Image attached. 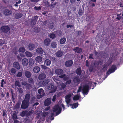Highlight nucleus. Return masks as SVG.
I'll list each match as a JSON object with an SVG mask.
<instances>
[{"mask_svg": "<svg viewBox=\"0 0 123 123\" xmlns=\"http://www.w3.org/2000/svg\"><path fill=\"white\" fill-rule=\"evenodd\" d=\"M57 45V44L55 42H52L51 44V46L53 48H56Z\"/></svg>", "mask_w": 123, "mask_h": 123, "instance_id": "35", "label": "nucleus"}, {"mask_svg": "<svg viewBox=\"0 0 123 123\" xmlns=\"http://www.w3.org/2000/svg\"><path fill=\"white\" fill-rule=\"evenodd\" d=\"M71 82V79H69V80L66 81L65 83V84L66 85L69 84Z\"/></svg>", "mask_w": 123, "mask_h": 123, "instance_id": "54", "label": "nucleus"}, {"mask_svg": "<svg viewBox=\"0 0 123 123\" xmlns=\"http://www.w3.org/2000/svg\"><path fill=\"white\" fill-rule=\"evenodd\" d=\"M37 22V20H36L35 19H31V25L33 26L36 24Z\"/></svg>", "mask_w": 123, "mask_h": 123, "instance_id": "38", "label": "nucleus"}, {"mask_svg": "<svg viewBox=\"0 0 123 123\" xmlns=\"http://www.w3.org/2000/svg\"><path fill=\"white\" fill-rule=\"evenodd\" d=\"M69 77L68 76H65L64 78V79H63V80L65 81H67V80H69Z\"/></svg>", "mask_w": 123, "mask_h": 123, "instance_id": "64", "label": "nucleus"}, {"mask_svg": "<svg viewBox=\"0 0 123 123\" xmlns=\"http://www.w3.org/2000/svg\"><path fill=\"white\" fill-rule=\"evenodd\" d=\"M28 82L31 84H33L34 83V81L32 78H30L28 79Z\"/></svg>", "mask_w": 123, "mask_h": 123, "instance_id": "52", "label": "nucleus"}, {"mask_svg": "<svg viewBox=\"0 0 123 123\" xmlns=\"http://www.w3.org/2000/svg\"><path fill=\"white\" fill-rule=\"evenodd\" d=\"M48 88L50 90L49 92L50 93H53L55 92L56 90V86L52 83H50L48 86Z\"/></svg>", "mask_w": 123, "mask_h": 123, "instance_id": "3", "label": "nucleus"}, {"mask_svg": "<svg viewBox=\"0 0 123 123\" xmlns=\"http://www.w3.org/2000/svg\"><path fill=\"white\" fill-rule=\"evenodd\" d=\"M34 64V62L32 59H31L29 61V66H32Z\"/></svg>", "mask_w": 123, "mask_h": 123, "instance_id": "44", "label": "nucleus"}, {"mask_svg": "<svg viewBox=\"0 0 123 123\" xmlns=\"http://www.w3.org/2000/svg\"><path fill=\"white\" fill-rule=\"evenodd\" d=\"M51 63V61L50 60L46 59L45 60L44 62V64L47 66H48L50 65Z\"/></svg>", "mask_w": 123, "mask_h": 123, "instance_id": "26", "label": "nucleus"}, {"mask_svg": "<svg viewBox=\"0 0 123 123\" xmlns=\"http://www.w3.org/2000/svg\"><path fill=\"white\" fill-rule=\"evenodd\" d=\"M20 102L19 101H18L17 103L15 106V109L16 110H18L20 108Z\"/></svg>", "mask_w": 123, "mask_h": 123, "instance_id": "31", "label": "nucleus"}, {"mask_svg": "<svg viewBox=\"0 0 123 123\" xmlns=\"http://www.w3.org/2000/svg\"><path fill=\"white\" fill-rule=\"evenodd\" d=\"M49 37L50 38L53 39L56 37L55 34L53 33H51L50 34Z\"/></svg>", "mask_w": 123, "mask_h": 123, "instance_id": "43", "label": "nucleus"}, {"mask_svg": "<svg viewBox=\"0 0 123 123\" xmlns=\"http://www.w3.org/2000/svg\"><path fill=\"white\" fill-rule=\"evenodd\" d=\"M26 112L27 113L26 116L27 117L29 116L32 114V112L31 111H30L28 112L27 111H26Z\"/></svg>", "mask_w": 123, "mask_h": 123, "instance_id": "47", "label": "nucleus"}, {"mask_svg": "<svg viewBox=\"0 0 123 123\" xmlns=\"http://www.w3.org/2000/svg\"><path fill=\"white\" fill-rule=\"evenodd\" d=\"M73 51L77 53H79L82 52V49L81 48L76 47L73 49Z\"/></svg>", "mask_w": 123, "mask_h": 123, "instance_id": "16", "label": "nucleus"}, {"mask_svg": "<svg viewBox=\"0 0 123 123\" xmlns=\"http://www.w3.org/2000/svg\"><path fill=\"white\" fill-rule=\"evenodd\" d=\"M55 74L58 75H61L63 74V71L62 69H57L55 71Z\"/></svg>", "mask_w": 123, "mask_h": 123, "instance_id": "12", "label": "nucleus"}, {"mask_svg": "<svg viewBox=\"0 0 123 123\" xmlns=\"http://www.w3.org/2000/svg\"><path fill=\"white\" fill-rule=\"evenodd\" d=\"M80 98V97L78 95H75L73 98V100H78Z\"/></svg>", "mask_w": 123, "mask_h": 123, "instance_id": "46", "label": "nucleus"}, {"mask_svg": "<svg viewBox=\"0 0 123 123\" xmlns=\"http://www.w3.org/2000/svg\"><path fill=\"white\" fill-rule=\"evenodd\" d=\"M34 9L36 10H40L41 9V8L40 6L37 7L36 6L34 7Z\"/></svg>", "mask_w": 123, "mask_h": 123, "instance_id": "62", "label": "nucleus"}, {"mask_svg": "<svg viewBox=\"0 0 123 123\" xmlns=\"http://www.w3.org/2000/svg\"><path fill=\"white\" fill-rule=\"evenodd\" d=\"M18 90L20 94H22L23 92V89L20 88H18Z\"/></svg>", "mask_w": 123, "mask_h": 123, "instance_id": "53", "label": "nucleus"}, {"mask_svg": "<svg viewBox=\"0 0 123 123\" xmlns=\"http://www.w3.org/2000/svg\"><path fill=\"white\" fill-rule=\"evenodd\" d=\"M40 68L38 66H36L33 69V71L34 73H38L40 71Z\"/></svg>", "mask_w": 123, "mask_h": 123, "instance_id": "21", "label": "nucleus"}, {"mask_svg": "<svg viewBox=\"0 0 123 123\" xmlns=\"http://www.w3.org/2000/svg\"><path fill=\"white\" fill-rule=\"evenodd\" d=\"M35 60L37 63H39L42 61V58L40 56H38L35 58Z\"/></svg>", "mask_w": 123, "mask_h": 123, "instance_id": "18", "label": "nucleus"}, {"mask_svg": "<svg viewBox=\"0 0 123 123\" xmlns=\"http://www.w3.org/2000/svg\"><path fill=\"white\" fill-rule=\"evenodd\" d=\"M71 96L70 94H68L65 96V101L67 104H69L71 101V99L70 98Z\"/></svg>", "mask_w": 123, "mask_h": 123, "instance_id": "9", "label": "nucleus"}, {"mask_svg": "<svg viewBox=\"0 0 123 123\" xmlns=\"http://www.w3.org/2000/svg\"><path fill=\"white\" fill-rule=\"evenodd\" d=\"M28 48L30 50H33L35 48V45L33 44H30L28 45Z\"/></svg>", "mask_w": 123, "mask_h": 123, "instance_id": "25", "label": "nucleus"}, {"mask_svg": "<svg viewBox=\"0 0 123 123\" xmlns=\"http://www.w3.org/2000/svg\"><path fill=\"white\" fill-rule=\"evenodd\" d=\"M25 74L26 77L28 78H30L31 76V72L28 71H26L25 72Z\"/></svg>", "mask_w": 123, "mask_h": 123, "instance_id": "17", "label": "nucleus"}, {"mask_svg": "<svg viewBox=\"0 0 123 123\" xmlns=\"http://www.w3.org/2000/svg\"><path fill=\"white\" fill-rule=\"evenodd\" d=\"M48 112H44L43 113L42 116L43 117H45L46 116H47L48 115Z\"/></svg>", "mask_w": 123, "mask_h": 123, "instance_id": "60", "label": "nucleus"}, {"mask_svg": "<svg viewBox=\"0 0 123 123\" xmlns=\"http://www.w3.org/2000/svg\"><path fill=\"white\" fill-rule=\"evenodd\" d=\"M83 11L81 9H79L78 13L80 16H82L83 14Z\"/></svg>", "mask_w": 123, "mask_h": 123, "instance_id": "48", "label": "nucleus"}, {"mask_svg": "<svg viewBox=\"0 0 123 123\" xmlns=\"http://www.w3.org/2000/svg\"><path fill=\"white\" fill-rule=\"evenodd\" d=\"M25 51V48L23 47H21L18 49V51L19 52L24 53Z\"/></svg>", "mask_w": 123, "mask_h": 123, "instance_id": "37", "label": "nucleus"}, {"mask_svg": "<svg viewBox=\"0 0 123 123\" xmlns=\"http://www.w3.org/2000/svg\"><path fill=\"white\" fill-rule=\"evenodd\" d=\"M109 66V64H105L103 65V69H105L106 70L107 69V67Z\"/></svg>", "mask_w": 123, "mask_h": 123, "instance_id": "58", "label": "nucleus"}, {"mask_svg": "<svg viewBox=\"0 0 123 123\" xmlns=\"http://www.w3.org/2000/svg\"><path fill=\"white\" fill-rule=\"evenodd\" d=\"M49 82V80L45 79L42 82V85L44 86L47 85Z\"/></svg>", "mask_w": 123, "mask_h": 123, "instance_id": "29", "label": "nucleus"}, {"mask_svg": "<svg viewBox=\"0 0 123 123\" xmlns=\"http://www.w3.org/2000/svg\"><path fill=\"white\" fill-rule=\"evenodd\" d=\"M26 111H23L20 114V116L22 117L26 116Z\"/></svg>", "mask_w": 123, "mask_h": 123, "instance_id": "40", "label": "nucleus"}, {"mask_svg": "<svg viewBox=\"0 0 123 123\" xmlns=\"http://www.w3.org/2000/svg\"><path fill=\"white\" fill-rule=\"evenodd\" d=\"M53 111L54 112L58 110V111L56 112L55 116H56L60 114L61 112L62 109L61 107L60 106L58 105H55L53 108Z\"/></svg>", "mask_w": 123, "mask_h": 123, "instance_id": "1", "label": "nucleus"}, {"mask_svg": "<svg viewBox=\"0 0 123 123\" xmlns=\"http://www.w3.org/2000/svg\"><path fill=\"white\" fill-rule=\"evenodd\" d=\"M22 75V72H18L17 75V76L19 77H20Z\"/></svg>", "mask_w": 123, "mask_h": 123, "instance_id": "57", "label": "nucleus"}, {"mask_svg": "<svg viewBox=\"0 0 123 123\" xmlns=\"http://www.w3.org/2000/svg\"><path fill=\"white\" fill-rule=\"evenodd\" d=\"M9 74L12 75H13L15 74L16 72V70L14 68H12L9 71Z\"/></svg>", "mask_w": 123, "mask_h": 123, "instance_id": "23", "label": "nucleus"}, {"mask_svg": "<svg viewBox=\"0 0 123 123\" xmlns=\"http://www.w3.org/2000/svg\"><path fill=\"white\" fill-rule=\"evenodd\" d=\"M29 102L23 100L22 101L21 108L22 109H25L29 106Z\"/></svg>", "mask_w": 123, "mask_h": 123, "instance_id": "4", "label": "nucleus"}, {"mask_svg": "<svg viewBox=\"0 0 123 123\" xmlns=\"http://www.w3.org/2000/svg\"><path fill=\"white\" fill-rule=\"evenodd\" d=\"M25 54L27 56L29 57H31L32 56V54L31 53L27 51L25 52Z\"/></svg>", "mask_w": 123, "mask_h": 123, "instance_id": "39", "label": "nucleus"}, {"mask_svg": "<svg viewBox=\"0 0 123 123\" xmlns=\"http://www.w3.org/2000/svg\"><path fill=\"white\" fill-rule=\"evenodd\" d=\"M51 103V101L50 98H48L45 101L44 105L45 106H48Z\"/></svg>", "mask_w": 123, "mask_h": 123, "instance_id": "13", "label": "nucleus"}, {"mask_svg": "<svg viewBox=\"0 0 123 123\" xmlns=\"http://www.w3.org/2000/svg\"><path fill=\"white\" fill-rule=\"evenodd\" d=\"M96 82H93L91 83L90 85V87L92 89H93L94 87L96 86Z\"/></svg>", "mask_w": 123, "mask_h": 123, "instance_id": "45", "label": "nucleus"}, {"mask_svg": "<svg viewBox=\"0 0 123 123\" xmlns=\"http://www.w3.org/2000/svg\"><path fill=\"white\" fill-rule=\"evenodd\" d=\"M66 41V38L65 37H63L61 38L60 40V43L61 44H64Z\"/></svg>", "mask_w": 123, "mask_h": 123, "instance_id": "36", "label": "nucleus"}, {"mask_svg": "<svg viewBox=\"0 0 123 123\" xmlns=\"http://www.w3.org/2000/svg\"><path fill=\"white\" fill-rule=\"evenodd\" d=\"M21 84L23 86V88L26 90H30L32 87L31 85L27 83L26 81H23Z\"/></svg>", "mask_w": 123, "mask_h": 123, "instance_id": "2", "label": "nucleus"}, {"mask_svg": "<svg viewBox=\"0 0 123 123\" xmlns=\"http://www.w3.org/2000/svg\"><path fill=\"white\" fill-rule=\"evenodd\" d=\"M89 90V86L87 85H85L83 86L82 91L83 94L87 95L88 93Z\"/></svg>", "mask_w": 123, "mask_h": 123, "instance_id": "5", "label": "nucleus"}, {"mask_svg": "<svg viewBox=\"0 0 123 123\" xmlns=\"http://www.w3.org/2000/svg\"><path fill=\"white\" fill-rule=\"evenodd\" d=\"M78 103H73V104H70V105L72 106V108L74 109V108H76L78 107Z\"/></svg>", "mask_w": 123, "mask_h": 123, "instance_id": "33", "label": "nucleus"}, {"mask_svg": "<svg viewBox=\"0 0 123 123\" xmlns=\"http://www.w3.org/2000/svg\"><path fill=\"white\" fill-rule=\"evenodd\" d=\"M44 92V90L42 88L39 89L38 90V92L40 95H42Z\"/></svg>", "mask_w": 123, "mask_h": 123, "instance_id": "42", "label": "nucleus"}, {"mask_svg": "<svg viewBox=\"0 0 123 123\" xmlns=\"http://www.w3.org/2000/svg\"><path fill=\"white\" fill-rule=\"evenodd\" d=\"M117 68L115 65H112L111 66L110 68H109V71H110V73L114 72L117 69Z\"/></svg>", "mask_w": 123, "mask_h": 123, "instance_id": "11", "label": "nucleus"}, {"mask_svg": "<svg viewBox=\"0 0 123 123\" xmlns=\"http://www.w3.org/2000/svg\"><path fill=\"white\" fill-rule=\"evenodd\" d=\"M4 83L5 84H6V81H4V79H3L1 80V86L2 87H4Z\"/></svg>", "mask_w": 123, "mask_h": 123, "instance_id": "49", "label": "nucleus"}, {"mask_svg": "<svg viewBox=\"0 0 123 123\" xmlns=\"http://www.w3.org/2000/svg\"><path fill=\"white\" fill-rule=\"evenodd\" d=\"M23 16L22 14L21 13H17L15 15V18L16 19L21 18Z\"/></svg>", "mask_w": 123, "mask_h": 123, "instance_id": "27", "label": "nucleus"}, {"mask_svg": "<svg viewBox=\"0 0 123 123\" xmlns=\"http://www.w3.org/2000/svg\"><path fill=\"white\" fill-rule=\"evenodd\" d=\"M13 67L17 69L18 70L20 68V67L19 64L17 62H15L13 63Z\"/></svg>", "mask_w": 123, "mask_h": 123, "instance_id": "19", "label": "nucleus"}, {"mask_svg": "<svg viewBox=\"0 0 123 123\" xmlns=\"http://www.w3.org/2000/svg\"><path fill=\"white\" fill-rule=\"evenodd\" d=\"M50 59L53 62H55L56 60V58L55 57H50Z\"/></svg>", "mask_w": 123, "mask_h": 123, "instance_id": "56", "label": "nucleus"}, {"mask_svg": "<svg viewBox=\"0 0 123 123\" xmlns=\"http://www.w3.org/2000/svg\"><path fill=\"white\" fill-rule=\"evenodd\" d=\"M30 97V95L29 93L25 95V99L24 100L29 102Z\"/></svg>", "mask_w": 123, "mask_h": 123, "instance_id": "28", "label": "nucleus"}, {"mask_svg": "<svg viewBox=\"0 0 123 123\" xmlns=\"http://www.w3.org/2000/svg\"><path fill=\"white\" fill-rule=\"evenodd\" d=\"M73 63V61L72 60L67 61L65 63V66L66 67H70L72 65Z\"/></svg>", "mask_w": 123, "mask_h": 123, "instance_id": "7", "label": "nucleus"}, {"mask_svg": "<svg viewBox=\"0 0 123 123\" xmlns=\"http://www.w3.org/2000/svg\"><path fill=\"white\" fill-rule=\"evenodd\" d=\"M0 29L3 33H5L8 32L10 31V28L8 26H2Z\"/></svg>", "mask_w": 123, "mask_h": 123, "instance_id": "6", "label": "nucleus"}, {"mask_svg": "<svg viewBox=\"0 0 123 123\" xmlns=\"http://www.w3.org/2000/svg\"><path fill=\"white\" fill-rule=\"evenodd\" d=\"M49 27L50 29L53 28L54 26V24L53 22H51L49 23Z\"/></svg>", "mask_w": 123, "mask_h": 123, "instance_id": "34", "label": "nucleus"}, {"mask_svg": "<svg viewBox=\"0 0 123 123\" xmlns=\"http://www.w3.org/2000/svg\"><path fill=\"white\" fill-rule=\"evenodd\" d=\"M9 93L8 92H7L6 93V95L5 97V99H8L9 97Z\"/></svg>", "mask_w": 123, "mask_h": 123, "instance_id": "63", "label": "nucleus"}, {"mask_svg": "<svg viewBox=\"0 0 123 123\" xmlns=\"http://www.w3.org/2000/svg\"><path fill=\"white\" fill-rule=\"evenodd\" d=\"M2 116L3 117H4L5 118L6 117H7V111L6 110H3L2 111Z\"/></svg>", "mask_w": 123, "mask_h": 123, "instance_id": "41", "label": "nucleus"}, {"mask_svg": "<svg viewBox=\"0 0 123 123\" xmlns=\"http://www.w3.org/2000/svg\"><path fill=\"white\" fill-rule=\"evenodd\" d=\"M121 15V13L120 14H117V17L116 19L118 20H120L122 18V16H120Z\"/></svg>", "mask_w": 123, "mask_h": 123, "instance_id": "55", "label": "nucleus"}, {"mask_svg": "<svg viewBox=\"0 0 123 123\" xmlns=\"http://www.w3.org/2000/svg\"><path fill=\"white\" fill-rule=\"evenodd\" d=\"M12 118L13 120H16L17 118V116L15 113H14L12 116Z\"/></svg>", "mask_w": 123, "mask_h": 123, "instance_id": "51", "label": "nucleus"}, {"mask_svg": "<svg viewBox=\"0 0 123 123\" xmlns=\"http://www.w3.org/2000/svg\"><path fill=\"white\" fill-rule=\"evenodd\" d=\"M36 52L37 53L41 55H42V54L44 55L45 53L42 48H37V49Z\"/></svg>", "mask_w": 123, "mask_h": 123, "instance_id": "10", "label": "nucleus"}, {"mask_svg": "<svg viewBox=\"0 0 123 123\" xmlns=\"http://www.w3.org/2000/svg\"><path fill=\"white\" fill-rule=\"evenodd\" d=\"M22 64L25 66H26L28 64L29 62L28 60L26 58L23 59L22 61Z\"/></svg>", "mask_w": 123, "mask_h": 123, "instance_id": "15", "label": "nucleus"}, {"mask_svg": "<svg viewBox=\"0 0 123 123\" xmlns=\"http://www.w3.org/2000/svg\"><path fill=\"white\" fill-rule=\"evenodd\" d=\"M66 85L64 83H61L60 84L61 88L62 89H64Z\"/></svg>", "mask_w": 123, "mask_h": 123, "instance_id": "50", "label": "nucleus"}, {"mask_svg": "<svg viewBox=\"0 0 123 123\" xmlns=\"http://www.w3.org/2000/svg\"><path fill=\"white\" fill-rule=\"evenodd\" d=\"M46 76V74H45L42 73L39 75L38 79L40 80H42L45 78Z\"/></svg>", "mask_w": 123, "mask_h": 123, "instance_id": "20", "label": "nucleus"}, {"mask_svg": "<svg viewBox=\"0 0 123 123\" xmlns=\"http://www.w3.org/2000/svg\"><path fill=\"white\" fill-rule=\"evenodd\" d=\"M54 115V114L53 113H51L50 117V118L51 120H53L54 119V118L53 117V116Z\"/></svg>", "mask_w": 123, "mask_h": 123, "instance_id": "61", "label": "nucleus"}, {"mask_svg": "<svg viewBox=\"0 0 123 123\" xmlns=\"http://www.w3.org/2000/svg\"><path fill=\"white\" fill-rule=\"evenodd\" d=\"M50 42L51 40L49 39L46 38L44 40L43 43L45 45L48 46L49 45Z\"/></svg>", "mask_w": 123, "mask_h": 123, "instance_id": "14", "label": "nucleus"}, {"mask_svg": "<svg viewBox=\"0 0 123 123\" xmlns=\"http://www.w3.org/2000/svg\"><path fill=\"white\" fill-rule=\"evenodd\" d=\"M12 13V11L8 9H5L3 11V14L6 16L10 15Z\"/></svg>", "mask_w": 123, "mask_h": 123, "instance_id": "8", "label": "nucleus"}, {"mask_svg": "<svg viewBox=\"0 0 123 123\" xmlns=\"http://www.w3.org/2000/svg\"><path fill=\"white\" fill-rule=\"evenodd\" d=\"M93 66H90L89 69V70L90 72H92L93 69Z\"/></svg>", "mask_w": 123, "mask_h": 123, "instance_id": "59", "label": "nucleus"}, {"mask_svg": "<svg viewBox=\"0 0 123 123\" xmlns=\"http://www.w3.org/2000/svg\"><path fill=\"white\" fill-rule=\"evenodd\" d=\"M75 72L78 75H80L82 73L81 69L80 68H77Z\"/></svg>", "mask_w": 123, "mask_h": 123, "instance_id": "24", "label": "nucleus"}, {"mask_svg": "<svg viewBox=\"0 0 123 123\" xmlns=\"http://www.w3.org/2000/svg\"><path fill=\"white\" fill-rule=\"evenodd\" d=\"M14 84L16 86H17L19 87H20L21 86V85L20 84V82L18 80H17L15 81Z\"/></svg>", "mask_w": 123, "mask_h": 123, "instance_id": "32", "label": "nucleus"}, {"mask_svg": "<svg viewBox=\"0 0 123 123\" xmlns=\"http://www.w3.org/2000/svg\"><path fill=\"white\" fill-rule=\"evenodd\" d=\"M63 54V52L61 50L58 51L55 53L56 56L58 57H60L62 56Z\"/></svg>", "mask_w": 123, "mask_h": 123, "instance_id": "22", "label": "nucleus"}, {"mask_svg": "<svg viewBox=\"0 0 123 123\" xmlns=\"http://www.w3.org/2000/svg\"><path fill=\"white\" fill-rule=\"evenodd\" d=\"M80 79L79 76H77L75 77L73 79V81L74 83H78L80 81Z\"/></svg>", "mask_w": 123, "mask_h": 123, "instance_id": "30", "label": "nucleus"}]
</instances>
